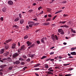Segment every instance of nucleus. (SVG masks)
<instances>
[{"mask_svg": "<svg viewBox=\"0 0 76 76\" xmlns=\"http://www.w3.org/2000/svg\"><path fill=\"white\" fill-rule=\"evenodd\" d=\"M0 67H1V69H3L4 68V66L3 65H1L0 66Z\"/></svg>", "mask_w": 76, "mask_h": 76, "instance_id": "7c9ffc66", "label": "nucleus"}, {"mask_svg": "<svg viewBox=\"0 0 76 76\" xmlns=\"http://www.w3.org/2000/svg\"><path fill=\"white\" fill-rule=\"evenodd\" d=\"M58 57H59V59H61V58H62V57L60 56H59Z\"/></svg>", "mask_w": 76, "mask_h": 76, "instance_id": "0e129e2a", "label": "nucleus"}, {"mask_svg": "<svg viewBox=\"0 0 76 76\" xmlns=\"http://www.w3.org/2000/svg\"><path fill=\"white\" fill-rule=\"evenodd\" d=\"M12 28H15L16 29H17L19 28V26L16 25H14L13 26Z\"/></svg>", "mask_w": 76, "mask_h": 76, "instance_id": "6e6552de", "label": "nucleus"}, {"mask_svg": "<svg viewBox=\"0 0 76 76\" xmlns=\"http://www.w3.org/2000/svg\"><path fill=\"white\" fill-rule=\"evenodd\" d=\"M63 44L64 45H66L67 44V43H66V42H64L63 43Z\"/></svg>", "mask_w": 76, "mask_h": 76, "instance_id": "774afa93", "label": "nucleus"}, {"mask_svg": "<svg viewBox=\"0 0 76 76\" xmlns=\"http://www.w3.org/2000/svg\"><path fill=\"white\" fill-rule=\"evenodd\" d=\"M35 75L37 76H39V75H38V73H36Z\"/></svg>", "mask_w": 76, "mask_h": 76, "instance_id": "338daca9", "label": "nucleus"}, {"mask_svg": "<svg viewBox=\"0 0 76 76\" xmlns=\"http://www.w3.org/2000/svg\"><path fill=\"white\" fill-rule=\"evenodd\" d=\"M28 12H33V10H30L28 11Z\"/></svg>", "mask_w": 76, "mask_h": 76, "instance_id": "4d7b16f0", "label": "nucleus"}, {"mask_svg": "<svg viewBox=\"0 0 76 76\" xmlns=\"http://www.w3.org/2000/svg\"><path fill=\"white\" fill-rule=\"evenodd\" d=\"M12 41V39H9L8 40L6 41H5V42L6 43H8V42H10V41Z\"/></svg>", "mask_w": 76, "mask_h": 76, "instance_id": "9b49d317", "label": "nucleus"}, {"mask_svg": "<svg viewBox=\"0 0 76 76\" xmlns=\"http://www.w3.org/2000/svg\"><path fill=\"white\" fill-rule=\"evenodd\" d=\"M69 64H64V66H68V65H69Z\"/></svg>", "mask_w": 76, "mask_h": 76, "instance_id": "2f4dec72", "label": "nucleus"}, {"mask_svg": "<svg viewBox=\"0 0 76 76\" xmlns=\"http://www.w3.org/2000/svg\"><path fill=\"white\" fill-rule=\"evenodd\" d=\"M47 57L46 56H43L41 58V59H44V58H45Z\"/></svg>", "mask_w": 76, "mask_h": 76, "instance_id": "4be33fe9", "label": "nucleus"}, {"mask_svg": "<svg viewBox=\"0 0 76 76\" xmlns=\"http://www.w3.org/2000/svg\"><path fill=\"white\" fill-rule=\"evenodd\" d=\"M48 16L49 17V18H51V15H48Z\"/></svg>", "mask_w": 76, "mask_h": 76, "instance_id": "680f3d73", "label": "nucleus"}, {"mask_svg": "<svg viewBox=\"0 0 76 76\" xmlns=\"http://www.w3.org/2000/svg\"><path fill=\"white\" fill-rule=\"evenodd\" d=\"M67 22L66 21H60L59 23H62V24H64L65 23Z\"/></svg>", "mask_w": 76, "mask_h": 76, "instance_id": "dca6fc26", "label": "nucleus"}, {"mask_svg": "<svg viewBox=\"0 0 76 76\" xmlns=\"http://www.w3.org/2000/svg\"><path fill=\"white\" fill-rule=\"evenodd\" d=\"M70 54L72 55H76V52H71V53H70Z\"/></svg>", "mask_w": 76, "mask_h": 76, "instance_id": "ddd939ff", "label": "nucleus"}, {"mask_svg": "<svg viewBox=\"0 0 76 76\" xmlns=\"http://www.w3.org/2000/svg\"><path fill=\"white\" fill-rule=\"evenodd\" d=\"M21 64V65H24L25 64V62H22L21 63H20Z\"/></svg>", "mask_w": 76, "mask_h": 76, "instance_id": "e433bc0d", "label": "nucleus"}, {"mask_svg": "<svg viewBox=\"0 0 76 76\" xmlns=\"http://www.w3.org/2000/svg\"><path fill=\"white\" fill-rule=\"evenodd\" d=\"M40 30L39 29L38 30H37L36 31V33H37V32H38V31H39Z\"/></svg>", "mask_w": 76, "mask_h": 76, "instance_id": "603ef678", "label": "nucleus"}, {"mask_svg": "<svg viewBox=\"0 0 76 76\" xmlns=\"http://www.w3.org/2000/svg\"><path fill=\"white\" fill-rule=\"evenodd\" d=\"M39 24V23H34V26H37V25H38Z\"/></svg>", "mask_w": 76, "mask_h": 76, "instance_id": "c756f323", "label": "nucleus"}, {"mask_svg": "<svg viewBox=\"0 0 76 76\" xmlns=\"http://www.w3.org/2000/svg\"><path fill=\"white\" fill-rule=\"evenodd\" d=\"M21 50H22L21 49L18 50V53H20V51H21Z\"/></svg>", "mask_w": 76, "mask_h": 76, "instance_id": "a18cd8bd", "label": "nucleus"}, {"mask_svg": "<svg viewBox=\"0 0 76 76\" xmlns=\"http://www.w3.org/2000/svg\"><path fill=\"white\" fill-rule=\"evenodd\" d=\"M28 24L33 26V25H34V23L33 22L30 21L28 23Z\"/></svg>", "mask_w": 76, "mask_h": 76, "instance_id": "20e7f679", "label": "nucleus"}, {"mask_svg": "<svg viewBox=\"0 0 76 76\" xmlns=\"http://www.w3.org/2000/svg\"><path fill=\"white\" fill-rule=\"evenodd\" d=\"M12 68H13V67H10L9 68V70H11L12 69Z\"/></svg>", "mask_w": 76, "mask_h": 76, "instance_id": "58836bf2", "label": "nucleus"}, {"mask_svg": "<svg viewBox=\"0 0 76 76\" xmlns=\"http://www.w3.org/2000/svg\"><path fill=\"white\" fill-rule=\"evenodd\" d=\"M52 69V68H50L48 69V70H49V71H50V70H51Z\"/></svg>", "mask_w": 76, "mask_h": 76, "instance_id": "bf43d9fd", "label": "nucleus"}, {"mask_svg": "<svg viewBox=\"0 0 76 76\" xmlns=\"http://www.w3.org/2000/svg\"><path fill=\"white\" fill-rule=\"evenodd\" d=\"M9 48V46H5V48H6V50H7Z\"/></svg>", "mask_w": 76, "mask_h": 76, "instance_id": "c9c22d12", "label": "nucleus"}, {"mask_svg": "<svg viewBox=\"0 0 76 76\" xmlns=\"http://www.w3.org/2000/svg\"><path fill=\"white\" fill-rule=\"evenodd\" d=\"M45 67L46 69H48V65L47 64H45Z\"/></svg>", "mask_w": 76, "mask_h": 76, "instance_id": "aec40b11", "label": "nucleus"}, {"mask_svg": "<svg viewBox=\"0 0 76 76\" xmlns=\"http://www.w3.org/2000/svg\"><path fill=\"white\" fill-rule=\"evenodd\" d=\"M7 60V58H4L2 59V60H3V61Z\"/></svg>", "mask_w": 76, "mask_h": 76, "instance_id": "f704fd0d", "label": "nucleus"}, {"mask_svg": "<svg viewBox=\"0 0 76 76\" xmlns=\"http://www.w3.org/2000/svg\"><path fill=\"white\" fill-rule=\"evenodd\" d=\"M43 38L45 40H47V38H46V37H43Z\"/></svg>", "mask_w": 76, "mask_h": 76, "instance_id": "052dcab7", "label": "nucleus"}, {"mask_svg": "<svg viewBox=\"0 0 76 76\" xmlns=\"http://www.w3.org/2000/svg\"><path fill=\"white\" fill-rule=\"evenodd\" d=\"M51 21V18H48L47 20V21Z\"/></svg>", "mask_w": 76, "mask_h": 76, "instance_id": "473e14b6", "label": "nucleus"}, {"mask_svg": "<svg viewBox=\"0 0 76 76\" xmlns=\"http://www.w3.org/2000/svg\"><path fill=\"white\" fill-rule=\"evenodd\" d=\"M24 22V20H21L20 21V23L21 24H22L23 23V22Z\"/></svg>", "mask_w": 76, "mask_h": 76, "instance_id": "f3484780", "label": "nucleus"}, {"mask_svg": "<svg viewBox=\"0 0 76 76\" xmlns=\"http://www.w3.org/2000/svg\"><path fill=\"white\" fill-rule=\"evenodd\" d=\"M27 61H31V59H30L28 58V59H27Z\"/></svg>", "mask_w": 76, "mask_h": 76, "instance_id": "49530a36", "label": "nucleus"}, {"mask_svg": "<svg viewBox=\"0 0 76 76\" xmlns=\"http://www.w3.org/2000/svg\"><path fill=\"white\" fill-rule=\"evenodd\" d=\"M34 55H30L29 56L30 57H31V58H33V57L34 56Z\"/></svg>", "mask_w": 76, "mask_h": 76, "instance_id": "a878e982", "label": "nucleus"}, {"mask_svg": "<svg viewBox=\"0 0 76 76\" xmlns=\"http://www.w3.org/2000/svg\"><path fill=\"white\" fill-rule=\"evenodd\" d=\"M34 70H39V68H35L34 69Z\"/></svg>", "mask_w": 76, "mask_h": 76, "instance_id": "09e8293b", "label": "nucleus"}, {"mask_svg": "<svg viewBox=\"0 0 76 76\" xmlns=\"http://www.w3.org/2000/svg\"><path fill=\"white\" fill-rule=\"evenodd\" d=\"M23 57L24 58H27V57L25 55H24L23 56Z\"/></svg>", "mask_w": 76, "mask_h": 76, "instance_id": "79ce46f5", "label": "nucleus"}, {"mask_svg": "<svg viewBox=\"0 0 76 76\" xmlns=\"http://www.w3.org/2000/svg\"><path fill=\"white\" fill-rule=\"evenodd\" d=\"M40 64H38L35 65V66H34V67H38V66H40Z\"/></svg>", "mask_w": 76, "mask_h": 76, "instance_id": "f8f14e48", "label": "nucleus"}, {"mask_svg": "<svg viewBox=\"0 0 76 76\" xmlns=\"http://www.w3.org/2000/svg\"><path fill=\"white\" fill-rule=\"evenodd\" d=\"M75 49H76V47L74 48H71V51H73L75 50Z\"/></svg>", "mask_w": 76, "mask_h": 76, "instance_id": "bb28decb", "label": "nucleus"}, {"mask_svg": "<svg viewBox=\"0 0 76 76\" xmlns=\"http://www.w3.org/2000/svg\"><path fill=\"white\" fill-rule=\"evenodd\" d=\"M75 35V34H73L71 36V37H74Z\"/></svg>", "mask_w": 76, "mask_h": 76, "instance_id": "3c124183", "label": "nucleus"}, {"mask_svg": "<svg viewBox=\"0 0 76 76\" xmlns=\"http://www.w3.org/2000/svg\"><path fill=\"white\" fill-rule=\"evenodd\" d=\"M9 53L8 52H6L4 54V56H8V55H9Z\"/></svg>", "mask_w": 76, "mask_h": 76, "instance_id": "1a4fd4ad", "label": "nucleus"}, {"mask_svg": "<svg viewBox=\"0 0 76 76\" xmlns=\"http://www.w3.org/2000/svg\"><path fill=\"white\" fill-rule=\"evenodd\" d=\"M19 53H15L13 54V57L14 58H16V57L19 56Z\"/></svg>", "mask_w": 76, "mask_h": 76, "instance_id": "f03ea898", "label": "nucleus"}, {"mask_svg": "<svg viewBox=\"0 0 76 76\" xmlns=\"http://www.w3.org/2000/svg\"><path fill=\"white\" fill-rule=\"evenodd\" d=\"M47 11H48V12H50V11H51V9H50L48 8V9Z\"/></svg>", "mask_w": 76, "mask_h": 76, "instance_id": "de8ad7c7", "label": "nucleus"}, {"mask_svg": "<svg viewBox=\"0 0 76 76\" xmlns=\"http://www.w3.org/2000/svg\"><path fill=\"white\" fill-rule=\"evenodd\" d=\"M24 48H25V45H23L22 46L21 48V50H24Z\"/></svg>", "mask_w": 76, "mask_h": 76, "instance_id": "2eb2a0df", "label": "nucleus"}, {"mask_svg": "<svg viewBox=\"0 0 76 76\" xmlns=\"http://www.w3.org/2000/svg\"><path fill=\"white\" fill-rule=\"evenodd\" d=\"M51 38L54 41H56V39H55V36L53 34L52 35Z\"/></svg>", "mask_w": 76, "mask_h": 76, "instance_id": "39448f33", "label": "nucleus"}, {"mask_svg": "<svg viewBox=\"0 0 76 76\" xmlns=\"http://www.w3.org/2000/svg\"><path fill=\"white\" fill-rule=\"evenodd\" d=\"M62 3H64V4L66 3H67V1H64L62 2Z\"/></svg>", "mask_w": 76, "mask_h": 76, "instance_id": "8fccbe9b", "label": "nucleus"}, {"mask_svg": "<svg viewBox=\"0 0 76 76\" xmlns=\"http://www.w3.org/2000/svg\"><path fill=\"white\" fill-rule=\"evenodd\" d=\"M27 38H28V36L27 35H26L24 37V39H27Z\"/></svg>", "mask_w": 76, "mask_h": 76, "instance_id": "cd10ccee", "label": "nucleus"}, {"mask_svg": "<svg viewBox=\"0 0 76 76\" xmlns=\"http://www.w3.org/2000/svg\"><path fill=\"white\" fill-rule=\"evenodd\" d=\"M57 17V16H55L53 17V20H54L55 19H56V18Z\"/></svg>", "mask_w": 76, "mask_h": 76, "instance_id": "ea45409f", "label": "nucleus"}, {"mask_svg": "<svg viewBox=\"0 0 76 76\" xmlns=\"http://www.w3.org/2000/svg\"><path fill=\"white\" fill-rule=\"evenodd\" d=\"M6 8H4L2 9V12H6Z\"/></svg>", "mask_w": 76, "mask_h": 76, "instance_id": "a211bd4d", "label": "nucleus"}, {"mask_svg": "<svg viewBox=\"0 0 76 76\" xmlns=\"http://www.w3.org/2000/svg\"><path fill=\"white\" fill-rule=\"evenodd\" d=\"M72 75V74H66V75H65V76H71Z\"/></svg>", "mask_w": 76, "mask_h": 76, "instance_id": "4c0bfd02", "label": "nucleus"}, {"mask_svg": "<svg viewBox=\"0 0 76 76\" xmlns=\"http://www.w3.org/2000/svg\"><path fill=\"white\" fill-rule=\"evenodd\" d=\"M4 53V49H1L0 51V54H3Z\"/></svg>", "mask_w": 76, "mask_h": 76, "instance_id": "4468645a", "label": "nucleus"}, {"mask_svg": "<svg viewBox=\"0 0 76 76\" xmlns=\"http://www.w3.org/2000/svg\"><path fill=\"white\" fill-rule=\"evenodd\" d=\"M49 25H50V23H49L46 22V23H43V25L44 26Z\"/></svg>", "mask_w": 76, "mask_h": 76, "instance_id": "0eeeda50", "label": "nucleus"}, {"mask_svg": "<svg viewBox=\"0 0 76 76\" xmlns=\"http://www.w3.org/2000/svg\"><path fill=\"white\" fill-rule=\"evenodd\" d=\"M58 32H61V34L62 35H63V34H64V31H63L62 29H58Z\"/></svg>", "mask_w": 76, "mask_h": 76, "instance_id": "f257e3e1", "label": "nucleus"}, {"mask_svg": "<svg viewBox=\"0 0 76 76\" xmlns=\"http://www.w3.org/2000/svg\"><path fill=\"white\" fill-rule=\"evenodd\" d=\"M55 38L56 39V40H58V37L57 36V35H55Z\"/></svg>", "mask_w": 76, "mask_h": 76, "instance_id": "72a5a7b5", "label": "nucleus"}, {"mask_svg": "<svg viewBox=\"0 0 76 76\" xmlns=\"http://www.w3.org/2000/svg\"><path fill=\"white\" fill-rule=\"evenodd\" d=\"M54 52H51V53H50V55H52L53 54H54Z\"/></svg>", "mask_w": 76, "mask_h": 76, "instance_id": "6e6d98bb", "label": "nucleus"}, {"mask_svg": "<svg viewBox=\"0 0 76 76\" xmlns=\"http://www.w3.org/2000/svg\"><path fill=\"white\" fill-rule=\"evenodd\" d=\"M0 19L1 20H2V21H3V17L1 18Z\"/></svg>", "mask_w": 76, "mask_h": 76, "instance_id": "5fc2aeb1", "label": "nucleus"}, {"mask_svg": "<svg viewBox=\"0 0 76 76\" xmlns=\"http://www.w3.org/2000/svg\"><path fill=\"white\" fill-rule=\"evenodd\" d=\"M71 31H72V32H73V33H74V34H75L76 33V32L75 31V30H73V29H71Z\"/></svg>", "mask_w": 76, "mask_h": 76, "instance_id": "b1692460", "label": "nucleus"}, {"mask_svg": "<svg viewBox=\"0 0 76 76\" xmlns=\"http://www.w3.org/2000/svg\"><path fill=\"white\" fill-rule=\"evenodd\" d=\"M67 16V15H66V14H64V17H66V16Z\"/></svg>", "mask_w": 76, "mask_h": 76, "instance_id": "69168bd1", "label": "nucleus"}, {"mask_svg": "<svg viewBox=\"0 0 76 76\" xmlns=\"http://www.w3.org/2000/svg\"><path fill=\"white\" fill-rule=\"evenodd\" d=\"M16 47V44H14L12 45V48H15Z\"/></svg>", "mask_w": 76, "mask_h": 76, "instance_id": "9d476101", "label": "nucleus"}, {"mask_svg": "<svg viewBox=\"0 0 76 76\" xmlns=\"http://www.w3.org/2000/svg\"><path fill=\"white\" fill-rule=\"evenodd\" d=\"M19 60H20V61H23V59L22 58H20L19 59Z\"/></svg>", "mask_w": 76, "mask_h": 76, "instance_id": "c85d7f7f", "label": "nucleus"}, {"mask_svg": "<svg viewBox=\"0 0 76 76\" xmlns=\"http://www.w3.org/2000/svg\"><path fill=\"white\" fill-rule=\"evenodd\" d=\"M34 45H35L34 44H33V45H31L30 46V47H31V48H32V47H34Z\"/></svg>", "mask_w": 76, "mask_h": 76, "instance_id": "864d4df0", "label": "nucleus"}, {"mask_svg": "<svg viewBox=\"0 0 76 76\" xmlns=\"http://www.w3.org/2000/svg\"><path fill=\"white\" fill-rule=\"evenodd\" d=\"M8 3L9 4V5H13V2L12 1L10 0L9 1H8Z\"/></svg>", "mask_w": 76, "mask_h": 76, "instance_id": "7ed1b4c3", "label": "nucleus"}, {"mask_svg": "<svg viewBox=\"0 0 76 76\" xmlns=\"http://www.w3.org/2000/svg\"><path fill=\"white\" fill-rule=\"evenodd\" d=\"M19 20V18H17L15 19V22H16V21H18V20Z\"/></svg>", "mask_w": 76, "mask_h": 76, "instance_id": "412c9836", "label": "nucleus"}, {"mask_svg": "<svg viewBox=\"0 0 76 76\" xmlns=\"http://www.w3.org/2000/svg\"><path fill=\"white\" fill-rule=\"evenodd\" d=\"M19 17L20 18H21L22 17V16H21V14H19Z\"/></svg>", "mask_w": 76, "mask_h": 76, "instance_id": "e2e57ef3", "label": "nucleus"}, {"mask_svg": "<svg viewBox=\"0 0 76 76\" xmlns=\"http://www.w3.org/2000/svg\"><path fill=\"white\" fill-rule=\"evenodd\" d=\"M29 25H29V26L30 28H32V25H31L30 24H29Z\"/></svg>", "mask_w": 76, "mask_h": 76, "instance_id": "13d9d810", "label": "nucleus"}, {"mask_svg": "<svg viewBox=\"0 0 76 76\" xmlns=\"http://www.w3.org/2000/svg\"><path fill=\"white\" fill-rule=\"evenodd\" d=\"M44 13V11H42L41 12H40L39 14V15H41V14H42Z\"/></svg>", "mask_w": 76, "mask_h": 76, "instance_id": "a19ab883", "label": "nucleus"}, {"mask_svg": "<svg viewBox=\"0 0 76 76\" xmlns=\"http://www.w3.org/2000/svg\"><path fill=\"white\" fill-rule=\"evenodd\" d=\"M48 75H49L50 74H51L52 75H53V72H50V71H48Z\"/></svg>", "mask_w": 76, "mask_h": 76, "instance_id": "393cba45", "label": "nucleus"}, {"mask_svg": "<svg viewBox=\"0 0 76 76\" xmlns=\"http://www.w3.org/2000/svg\"><path fill=\"white\" fill-rule=\"evenodd\" d=\"M42 8V7H39L38 8V10H40Z\"/></svg>", "mask_w": 76, "mask_h": 76, "instance_id": "c03bdc74", "label": "nucleus"}, {"mask_svg": "<svg viewBox=\"0 0 76 76\" xmlns=\"http://www.w3.org/2000/svg\"><path fill=\"white\" fill-rule=\"evenodd\" d=\"M41 42L42 43H44V38H42L41 39Z\"/></svg>", "mask_w": 76, "mask_h": 76, "instance_id": "5701e85b", "label": "nucleus"}, {"mask_svg": "<svg viewBox=\"0 0 76 76\" xmlns=\"http://www.w3.org/2000/svg\"><path fill=\"white\" fill-rule=\"evenodd\" d=\"M20 62L19 61H15L16 64H20Z\"/></svg>", "mask_w": 76, "mask_h": 76, "instance_id": "6ab92c4d", "label": "nucleus"}, {"mask_svg": "<svg viewBox=\"0 0 76 76\" xmlns=\"http://www.w3.org/2000/svg\"><path fill=\"white\" fill-rule=\"evenodd\" d=\"M37 44H39L40 43V42H39V41L38 40L37 41Z\"/></svg>", "mask_w": 76, "mask_h": 76, "instance_id": "37998d69", "label": "nucleus"}, {"mask_svg": "<svg viewBox=\"0 0 76 76\" xmlns=\"http://www.w3.org/2000/svg\"><path fill=\"white\" fill-rule=\"evenodd\" d=\"M27 44H28V46H30L31 44H32V43L29 42V41H27L26 42Z\"/></svg>", "mask_w": 76, "mask_h": 76, "instance_id": "423d86ee", "label": "nucleus"}]
</instances>
